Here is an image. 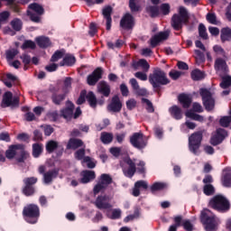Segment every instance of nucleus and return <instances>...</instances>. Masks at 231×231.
Here are the masks:
<instances>
[{"label":"nucleus","instance_id":"nucleus-56","mask_svg":"<svg viewBox=\"0 0 231 231\" xmlns=\"http://www.w3.org/2000/svg\"><path fill=\"white\" fill-rule=\"evenodd\" d=\"M23 192L25 196H33V194H35V188H33L32 186L25 185Z\"/></svg>","mask_w":231,"mask_h":231},{"label":"nucleus","instance_id":"nucleus-22","mask_svg":"<svg viewBox=\"0 0 231 231\" xmlns=\"http://www.w3.org/2000/svg\"><path fill=\"white\" fill-rule=\"evenodd\" d=\"M180 104L182 106L183 109H189L192 104V97L189 95L182 93L178 97Z\"/></svg>","mask_w":231,"mask_h":231},{"label":"nucleus","instance_id":"nucleus-16","mask_svg":"<svg viewBox=\"0 0 231 231\" xmlns=\"http://www.w3.org/2000/svg\"><path fill=\"white\" fill-rule=\"evenodd\" d=\"M169 39V32H160L159 33L152 36L150 39V46L151 48H156L160 46V43L162 41H167Z\"/></svg>","mask_w":231,"mask_h":231},{"label":"nucleus","instance_id":"nucleus-10","mask_svg":"<svg viewBox=\"0 0 231 231\" xmlns=\"http://www.w3.org/2000/svg\"><path fill=\"white\" fill-rule=\"evenodd\" d=\"M19 97H14V94L7 91L4 94L1 107H17L19 106Z\"/></svg>","mask_w":231,"mask_h":231},{"label":"nucleus","instance_id":"nucleus-21","mask_svg":"<svg viewBox=\"0 0 231 231\" xmlns=\"http://www.w3.org/2000/svg\"><path fill=\"white\" fill-rule=\"evenodd\" d=\"M97 91L103 97H109L111 95V86L107 84L106 81L102 80L97 84Z\"/></svg>","mask_w":231,"mask_h":231},{"label":"nucleus","instance_id":"nucleus-12","mask_svg":"<svg viewBox=\"0 0 231 231\" xmlns=\"http://www.w3.org/2000/svg\"><path fill=\"white\" fill-rule=\"evenodd\" d=\"M135 20L131 13H125L120 20V27L123 30H133L134 28Z\"/></svg>","mask_w":231,"mask_h":231},{"label":"nucleus","instance_id":"nucleus-59","mask_svg":"<svg viewBox=\"0 0 231 231\" xmlns=\"http://www.w3.org/2000/svg\"><path fill=\"white\" fill-rule=\"evenodd\" d=\"M160 10L162 15H169V14H171V5L169 4H162Z\"/></svg>","mask_w":231,"mask_h":231},{"label":"nucleus","instance_id":"nucleus-17","mask_svg":"<svg viewBox=\"0 0 231 231\" xmlns=\"http://www.w3.org/2000/svg\"><path fill=\"white\" fill-rule=\"evenodd\" d=\"M104 73V70L102 68L98 67L91 74H89L87 78V82L88 86H96L97 82L102 79V75Z\"/></svg>","mask_w":231,"mask_h":231},{"label":"nucleus","instance_id":"nucleus-1","mask_svg":"<svg viewBox=\"0 0 231 231\" xmlns=\"http://www.w3.org/2000/svg\"><path fill=\"white\" fill-rule=\"evenodd\" d=\"M7 160H15L16 163H24L30 158V152L26 151V146L23 143L12 144L5 151Z\"/></svg>","mask_w":231,"mask_h":231},{"label":"nucleus","instance_id":"nucleus-6","mask_svg":"<svg viewBox=\"0 0 231 231\" xmlns=\"http://www.w3.org/2000/svg\"><path fill=\"white\" fill-rule=\"evenodd\" d=\"M209 207L218 212H226L230 210V202L222 195H217L209 200Z\"/></svg>","mask_w":231,"mask_h":231},{"label":"nucleus","instance_id":"nucleus-34","mask_svg":"<svg viewBox=\"0 0 231 231\" xmlns=\"http://www.w3.org/2000/svg\"><path fill=\"white\" fill-rule=\"evenodd\" d=\"M146 12L149 14L152 19H154L160 15V8L156 5H149L146 7Z\"/></svg>","mask_w":231,"mask_h":231},{"label":"nucleus","instance_id":"nucleus-49","mask_svg":"<svg viewBox=\"0 0 231 231\" xmlns=\"http://www.w3.org/2000/svg\"><path fill=\"white\" fill-rule=\"evenodd\" d=\"M206 20L209 24H217V16L216 15V13H208Z\"/></svg>","mask_w":231,"mask_h":231},{"label":"nucleus","instance_id":"nucleus-61","mask_svg":"<svg viewBox=\"0 0 231 231\" xmlns=\"http://www.w3.org/2000/svg\"><path fill=\"white\" fill-rule=\"evenodd\" d=\"M136 171L139 174H145V172H147V170L145 169V162L140 161L139 163H137Z\"/></svg>","mask_w":231,"mask_h":231},{"label":"nucleus","instance_id":"nucleus-35","mask_svg":"<svg viewBox=\"0 0 231 231\" xmlns=\"http://www.w3.org/2000/svg\"><path fill=\"white\" fill-rule=\"evenodd\" d=\"M125 163L128 165L127 174H135L136 173V163L133 162L132 158H127L125 160Z\"/></svg>","mask_w":231,"mask_h":231},{"label":"nucleus","instance_id":"nucleus-64","mask_svg":"<svg viewBox=\"0 0 231 231\" xmlns=\"http://www.w3.org/2000/svg\"><path fill=\"white\" fill-rule=\"evenodd\" d=\"M32 140L33 142H42V132L40 130H34Z\"/></svg>","mask_w":231,"mask_h":231},{"label":"nucleus","instance_id":"nucleus-38","mask_svg":"<svg viewBox=\"0 0 231 231\" xmlns=\"http://www.w3.org/2000/svg\"><path fill=\"white\" fill-rule=\"evenodd\" d=\"M100 140L102 143H105V144L111 143V142H113V134L103 132L101 133Z\"/></svg>","mask_w":231,"mask_h":231},{"label":"nucleus","instance_id":"nucleus-54","mask_svg":"<svg viewBox=\"0 0 231 231\" xmlns=\"http://www.w3.org/2000/svg\"><path fill=\"white\" fill-rule=\"evenodd\" d=\"M10 19V12L8 11H3L0 13V28H2L3 23H6Z\"/></svg>","mask_w":231,"mask_h":231},{"label":"nucleus","instance_id":"nucleus-51","mask_svg":"<svg viewBox=\"0 0 231 231\" xmlns=\"http://www.w3.org/2000/svg\"><path fill=\"white\" fill-rule=\"evenodd\" d=\"M62 57H64V51H56L51 58V62H58Z\"/></svg>","mask_w":231,"mask_h":231},{"label":"nucleus","instance_id":"nucleus-20","mask_svg":"<svg viewBox=\"0 0 231 231\" xmlns=\"http://www.w3.org/2000/svg\"><path fill=\"white\" fill-rule=\"evenodd\" d=\"M108 109L113 113H120V111H122V102L118 96H114L112 97V101L108 105Z\"/></svg>","mask_w":231,"mask_h":231},{"label":"nucleus","instance_id":"nucleus-9","mask_svg":"<svg viewBox=\"0 0 231 231\" xmlns=\"http://www.w3.org/2000/svg\"><path fill=\"white\" fill-rule=\"evenodd\" d=\"M130 143L134 147V149L142 151V149H145L147 147V137L142 132L134 133L130 136Z\"/></svg>","mask_w":231,"mask_h":231},{"label":"nucleus","instance_id":"nucleus-37","mask_svg":"<svg viewBox=\"0 0 231 231\" xmlns=\"http://www.w3.org/2000/svg\"><path fill=\"white\" fill-rule=\"evenodd\" d=\"M45 149L49 154H51V152L59 149V143H57V141L51 140L46 143Z\"/></svg>","mask_w":231,"mask_h":231},{"label":"nucleus","instance_id":"nucleus-44","mask_svg":"<svg viewBox=\"0 0 231 231\" xmlns=\"http://www.w3.org/2000/svg\"><path fill=\"white\" fill-rule=\"evenodd\" d=\"M106 46L108 50H115V48L120 49L124 46V41L119 39L116 42V43H113V42H107Z\"/></svg>","mask_w":231,"mask_h":231},{"label":"nucleus","instance_id":"nucleus-32","mask_svg":"<svg viewBox=\"0 0 231 231\" xmlns=\"http://www.w3.org/2000/svg\"><path fill=\"white\" fill-rule=\"evenodd\" d=\"M185 115L188 118H190L191 120H195V122H200V123L205 122V117H203V116L199 114H196L192 112V110L187 111Z\"/></svg>","mask_w":231,"mask_h":231},{"label":"nucleus","instance_id":"nucleus-14","mask_svg":"<svg viewBox=\"0 0 231 231\" xmlns=\"http://www.w3.org/2000/svg\"><path fill=\"white\" fill-rule=\"evenodd\" d=\"M65 107L60 110V116L65 120H71L73 118V111H75V104L70 100H67Z\"/></svg>","mask_w":231,"mask_h":231},{"label":"nucleus","instance_id":"nucleus-50","mask_svg":"<svg viewBox=\"0 0 231 231\" xmlns=\"http://www.w3.org/2000/svg\"><path fill=\"white\" fill-rule=\"evenodd\" d=\"M142 103L146 104V111L147 113H154V106L152 105V102L151 100L143 97L142 98Z\"/></svg>","mask_w":231,"mask_h":231},{"label":"nucleus","instance_id":"nucleus-8","mask_svg":"<svg viewBox=\"0 0 231 231\" xmlns=\"http://www.w3.org/2000/svg\"><path fill=\"white\" fill-rule=\"evenodd\" d=\"M199 95L202 98V104L206 111H214L216 107V99L212 97V92L208 88H202L199 89Z\"/></svg>","mask_w":231,"mask_h":231},{"label":"nucleus","instance_id":"nucleus-15","mask_svg":"<svg viewBox=\"0 0 231 231\" xmlns=\"http://www.w3.org/2000/svg\"><path fill=\"white\" fill-rule=\"evenodd\" d=\"M112 179L109 177V175H101L97 184L94 187V194H98L99 192H102L106 187L111 183Z\"/></svg>","mask_w":231,"mask_h":231},{"label":"nucleus","instance_id":"nucleus-57","mask_svg":"<svg viewBox=\"0 0 231 231\" xmlns=\"http://www.w3.org/2000/svg\"><path fill=\"white\" fill-rule=\"evenodd\" d=\"M213 51H215V53H217L218 55H221L224 58H226V51H225V49H223L221 45H215L213 47Z\"/></svg>","mask_w":231,"mask_h":231},{"label":"nucleus","instance_id":"nucleus-19","mask_svg":"<svg viewBox=\"0 0 231 231\" xmlns=\"http://www.w3.org/2000/svg\"><path fill=\"white\" fill-rule=\"evenodd\" d=\"M149 189V184L145 180H138L134 183V187L133 189V196L138 198L140 196L141 190H147Z\"/></svg>","mask_w":231,"mask_h":231},{"label":"nucleus","instance_id":"nucleus-26","mask_svg":"<svg viewBox=\"0 0 231 231\" xmlns=\"http://www.w3.org/2000/svg\"><path fill=\"white\" fill-rule=\"evenodd\" d=\"M36 44L39 46V48L46 49L50 48L51 46V41L49 37L46 36H39L35 39Z\"/></svg>","mask_w":231,"mask_h":231},{"label":"nucleus","instance_id":"nucleus-55","mask_svg":"<svg viewBox=\"0 0 231 231\" xmlns=\"http://www.w3.org/2000/svg\"><path fill=\"white\" fill-rule=\"evenodd\" d=\"M87 97H88V91L82 90L79 94L78 100L76 101V104L78 106H82V104L86 102Z\"/></svg>","mask_w":231,"mask_h":231},{"label":"nucleus","instance_id":"nucleus-63","mask_svg":"<svg viewBox=\"0 0 231 231\" xmlns=\"http://www.w3.org/2000/svg\"><path fill=\"white\" fill-rule=\"evenodd\" d=\"M214 192H215L214 186L210 184H207L204 186V194H206V196H212Z\"/></svg>","mask_w":231,"mask_h":231},{"label":"nucleus","instance_id":"nucleus-45","mask_svg":"<svg viewBox=\"0 0 231 231\" xmlns=\"http://www.w3.org/2000/svg\"><path fill=\"white\" fill-rule=\"evenodd\" d=\"M231 124V116H224L219 119V125L220 127H230Z\"/></svg>","mask_w":231,"mask_h":231},{"label":"nucleus","instance_id":"nucleus-18","mask_svg":"<svg viewBox=\"0 0 231 231\" xmlns=\"http://www.w3.org/2000/svg\"><path fill=\"white\" fill-rule=\"evenodd\" d=\"M113 14V7L111 5H107L102 10V14L104 19L106 21V30L109 32L111 30V24L113 23V18L111 17V14Z\"/></svg>","mask_w":231,"mask_h":231},{"label":"nucleus","instance_id":"nucleus-5","mask_svg":"<svg viewBox=\"0 0 231 231\" xmlns=\"http://www.w3.org/2000/svg\"><path fill=\"white\" fill-rule=\"evenodd\" d=\"M203 134H205V130H199L191 134L189 137V151L195 154V156L199 155V149L201 147V142H203Z\"/></svg>","mask_w":231,"mask_h":231},{"label":"nucleus","instance_id":"nucleus-41","mask_svg":"<svg viewBox=\"0 0 231 231\" xmlns=\"http://www.w3.org/2000/svg\"><path fill=\"white\" fill-rule=\"evenodd\" d=\"M167 189V183L164 182H154L151 186L152 192H158V190H165Z\"/></svg>","mask_w":231,"mask_h":231},{"label":"nucleus","instance_id":"nucleus-60","mask_svg":"<svg viewBox=\"0 0 231 231\" xmlns=\"http://www.w3.org/2000/svg\"><path fill=\"white\" fill-rule=\"evenodd\" d=\"M56 178H57V175L44 174L43 175V183L45 185H50V183H51V181H53V180H55Z\"/></svg>","mask_w":231,"mask_h":231},{"label":"nucleus","instance_id":"nucleus-7","mask_svg":"<svg viewBox=\"0 0 231 231\" xmlns=\"http://www.w3.org/2000/svg\"><path fill=\"white\" fill-rule=\"evenodd\" d=\"M24 219L27 223L34 225L39 220V216L41 212L39 210V206L35 204H30L23 209Z\"/></svg>","mask_w":231,"mask_h":231},{"label":"nucleus","instance_id":"nucleus-39","mask_svg":"<svg viewBox=\"0 0 231 231\" xmlns=\"http://www.w3.org/2000/svg\"><path fill=\"white\" fill-rule=\"evenodd\" d=\"M11 26L14 32H21L23 30V21L19 18H14L11 21Z\"/></svg>","mask_w":231,"mask_h":231},{"label":"nucleus","instance_id":"nucleus-11","mask_svg":"<svg viewBox=\"0 0 231 231\" xmlns=\"http://www.w3.org/2000/svg\"><path fill=\"white\" fill-rule=\"evenodd\" d=\"M226 138H228V131L224 128H217L215 134L210 138V143L216 147L223 143Z\"/></svg>","mask_w":231,"mask_h":231},{"label":"nucleus","instance_id":"nucleus-27","mask_svg":"<svg viewBox=\"0 0 231 231\" xmlns=\"http://www.w3.org/2000/svg\"><path fill=\"white\" fill-rule=\"evenodd\" d=\"M84 145V142L82 139L70 138L67 144V149H72V151H76L79 147H82Z\"/></svg>","mask_w":231,"mask_h":231},{"label":"nucleus","instance_id":"nucleus-29","mask_svg":"<svg viewBox=\"0 0 231 231\" xmlns=\"http://www.w3.org/2000/svg\"><path fill=\"white\" fill-rule=\"evenodd\" d=\"M106 216L108 219H120L122 217V209L120 208H114V209H107L106 211Z\"/></svg>","mask_w":231,"mask_h":231},{"label":"nucleus","instance_id":"nucleus-24","mask_svg":"<svg viewBox=\"0 0 231 231\" xmlns=\"http://www.w3.org/2000/svg\"><path fill=\"white\" fill-rule=\"evenodd\" d=\"M77 58H75L73 54H66L63 60L60 62V66H68L69 68H71V66H75Z\"/></svg>","mask_w":231,"mask_h":231},{"label":"nucleus","instance_id":"nucleus-62","mask_svg":"<svg viewBox=\"0 0 231 231\" xmlns=\"http://www.w3.org/2000/svg\"><path fill=\"white\" fill-rule=\"evenodd\" d=\"M222 185L224 187H231V175L226 174L222 177Z\"/></svg>","mask_w":231,"mask_h":231},{"label":"nucleus","instance_id":"nucleus-53","mask_svg":"<svg viewBox=\"0 0 231 231\" xmlns=\"http://www.w3.org/2000/svg\"><path fill=\"white\" fill-rule=\"evenodd\" d=\"M85 156H86V150L84 148L79 149L74 153V158L76 160H79V162H82Z\"/></svg>","mask_w":231,"mask_h":231},{"label":"nucleus","instance_id":"nucleus-3","mask_svg":"<svg viewBox=\"0 0 231 231\" xmlns=\"http://www.w3.org/2000/svg\"><path fill=\"white\" fill-rule=\"evenodd\" d=\"M189 12L187 8L180 6L179 8V14H175L172 15L171 20V26L175 30V32H181L183 30V25L189 24Z\"/></svg>","mask_w":231,"mask_h":231},{"label":"nucleus","instance_id":"nucleus-42","mask_svg":"<svg viewBox=\"0 0 231 231\" xmlns=\"http://www.w3.org/2000/svg\"><path fill=\"white\" fill-rule=\"evenodd\" d=\"M199 35L203 41H208V33L207 32V27L203 23L199 24Z\"/></svg>","mask_w":231,"mask_h":231},{"label":"nucleus","instance_id":"nucleus-52","mask_svg":"<svg viewBox=\"0 0 231 231\" xmlns=\"http://www.w3.org/2000/svg\"><path fill=\"white\" fill-rule=\"evenodd\" d=\"M95 178V174H83L79 179V183H89V181H93Z\"/></svg>","mask_w":231,"mask_h":231},{"label":"nucleus","instance_id":"nucleus-40","mask_svg":"<svg viewBox=\"0 0 231 231\" xmlns=\"http://www.w3.org/2000/svg\"><path fill=\"white\" fill-rule=\"evenodd\" d=\"M191 79L192 80H203V79H205V73H203V71L196 69L194 70L191 71Z\"/></svg>","mask_w":231,"mask_h":231},{"label":"nucleus","instance_id":"nucleus-4","mask_svg":"<svg viewBox=\"0 0 231 231\" xmlns=\"http://www.w3.org/2000/svg\"><path fill=\"white\" fill-rule=\"evenodd\" d=\"M200 221L204 225L206 231H216L219 226V218L209 209H203L200 215Z\"/></svg>","mask_w":231,"mask_h":231},{"label":"nucleus","instance_id":"nucleus-36","mask_svg":"<svg viewBox=\"0 0 231 231\" xmlns=\"http://www.w3.org/2000/svg\"><path fill=\"white\" fill-rule=\"evenodd\" d=\"M28 8L30 10H32L34 14H38V15H42L44 14V7L42 5L37 4V3H32L29 5Z\"/></svg>","mask_w":231,"mask_h":231},{"label":"nucleus","instance_id":"nucleus-43","mask_svg":"<svg viewBox=\"0 0 231 231\" xmlns=\"http://www.w3.org/2000/svg\"><path fill=\"white\" fill-rule=\"evenodd\" d=\"M230 86H231V76L222 77V81L220 82V88H222V89H228Z\"/></svg>","mask_w":231,"mask_h":231},{"label":"nucleus","instance_id":"nucleus-23","mask_svg":"<svg viewBox=\"0 0 231 231\" xmlns=\"http://www.w3.org/2000/svg\"><path fill=\"white\" fill-rule=\"evenodd\" d=\"M169 113L171 116L174 118V120H181L183 118V110H181V107L173 105L169 108Z\"/></svg>","mask_w":231,"mask_h":231},{"label":"nucleus","instance_id":"nucleus-30","mask_svg":"<svg viewBox=\"0 0 231 231\" xmlns=\"http://www.w3.org/2000/svg\"><path fill=\"white\" fill-rule=\"evenodd\" d=\"M44 152V146L41 143H35L32 144V156L34 158H40L41 154Z\"/></svg>","mask_w":231,"mask_h":231},{"label":"nucleus","instance_id":"nucleus-28","mask_svg":"<svg viewBox=\"0 0 231 231\" xmlns=\"http://www.w3.org/2000/svg\"><path fill=\"white\" fill-rule=\"evenodd\" d=\"M128 6L131 14H138L142 12V4H140V0H129Z\"/></svg>","mask_w":231,"mask_h":231},{"label":"nucleus","instance_id":"nucleus-25","mask_svg":"<svg viewBox=\"0 0 231 231\" xmlns=\"http://www.w3.org/2000/svg\"><path fill=\"white\" fill-rule=\"evenodd\" d=\"M220 41L223 44L231 42V28L224 27L220 31Z\"/></svg>","mask_w":231,"mask_h":231},{"label":"nucleus","instance_id":"nucleus-13","mask_svg":"<svg viewBox=\"0 0 231 231\" xmlns=\"http://www.w3.org/2000/svg\"><path fill=\"white\" fill-rule=\"evenodd\" d=\"M111 197L107 196H99L95 201V205L100 210H109V208H113V205H111Z\"/></svg>","mask_w":231,"mask_h":231},{"label":"nucleus","instance_id":"nucleus-47","mask_svg":"<svg viewBox=\"0 0 231 231\" xmlns=\"http://www.w3.org/2000/svg\"><path fill=\"white\" fill-rule=\"evenodd\" d=\"M37 45L32 40H25L22 45V50H35Z\"/></svg>","mask_w":231,"mask_h":231},{"label":"nucleus","instance_id":"nucleus-46","mask_svg":"<svg viewBox=\"0 0 231 231\" xmlns=\"http://www.w3.org/2000/svg\"><path fill=\"white\" fill-rule=\"evenodd\" d=\"M27 15L32 23H41V15L42 14L27 10Z\"/></svg>","mask_w":231,"mask_h":231},{"label":"nucleus","instance_id":"nucleus-48","mask_svg":"<svg viewBox=\"0 0 231 231\" xmlns=\"http://www.w3.org/2000/svg\"><path fill=\"white\" fill-rule=\"evenodd\" d=\"M225 66H226V61L221 58H217L215 60V69L219 71V69H225Z\"/></svg>","mask_w":231,"mask_h":231},{"label":"nucleus","instance_id":"nucleus-33","mask_svg":"<svg viewBox=\"0 0 231 231\" xmlns=\"http://www.w3.org/2000/svg\"><path fill=\"white\" fill-rule=\"evenodd\" d=\"M87 101L88 102L90 107L93 109L97 108V104L98 101H97V96H95V93L93 91H89L87 94Z\"/></svg>","mask_w":231,"mask_h":231},{"label":"nucleus","instance_id":"nucleus-58","mask_svg":"<svg viewBox=\"0 0 231 231\" xmlns=\"http://www.w3.org/2000/svg\"><path fill=\"white\" fill-rule=\"evenodd\" d=\"M140 217V211L135 210L133 215H129L125 217V223H129V221H134V219H138Z\"/></svg>","mask_w":231,"mask_h":231},{"label":"nucleus","instance_id":"nucleus-31","mask_svg":"<svg viewBox=\"0 0 231 231\" xmlns=\"http://www.w3.org/2000/svg\"><path fill=\"white\" fill-rule=\"evenodd\" d=\"M51 100L55 106H60V104L66 100V94H59L57 92H53L51 95Z\"/></svg>","mask_w":231,"mask_h":231},{"label":"nucleus","instance_id":"nucleus-2","mask_svg":"<svg viewBox=\"0 0 231 231\" xmlns=\"http://www.w3.org/2000/svg\"><path fill=\"white\" fill-rule=\"evenodd\" d=\"M148 79L153 90L155 93H158V95H160L162 91V86L171 84V79L167 78V73L160 68L154 69L152 73L149 75Z\"/></svg>","mask_w":231,"mask_h":231}]
</instances>
